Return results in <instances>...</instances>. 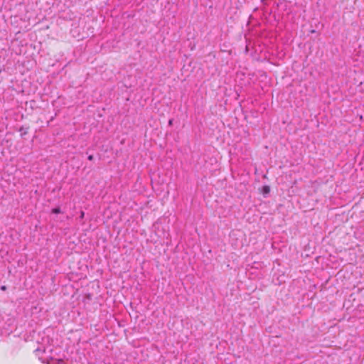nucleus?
Here are the masks:
<instances>
[{
	"instance_id": "f257e3e1",
	"label": "nucleus",
	"mask_w": 364,
	"mask_h": 364,
	"mask_svg": "<svg viewBox=\"0 0 364 364\" xmlns=\"http://www.w3.org/2000/svg\"><path fill=\"white\" fill-rule=\"evenodd\" d=\"M45 351H46L45 348H36V350H35V353H36V355H37V356H38L39 359H40V360H42V362H43V363H44L45 361H44V360H43V359L40 356V354H41V353H44Z\"/></svg>"
},
{
	"instance_id": "0eeeda50",
	"label": "nucleus",
	"mask_w": 364,
	"mask_h": 364,
	"mask_svg": "<svg viewBox=\"0 0 364 364\" xmlns=\"http://www.w3.org/2000/svg\"><path fill=\"white\" fill-rule=\"evenodd\" d=\"M1 289L2 290H5V289H6V287L5 286H2V287H1Z\"/></svg>"
},
{
	"instance_id": "1a4fd4ad",
	"label": "nucleus",
	"mask_w": 364,
	"mask_h": 364,
	"mask_svg": "<svg viewBox=\"0 0 364 364\" xmlns=\"http://www.w3.org/2000/svg\"><path fill=\"white\" fill-rule=\"evenodd\" d=\"M172 122H173V119H170V120H169V122H168V124H169L170 125H171V124H172Z\"/></svg>"
},
{
	"instance_id": "6e6552de",
	"label": "nucleus",
	"mask_w": 364,
	"mask_h": 364,
	"mask_svg": "<svg viewBox=\"0 0 364 364\" xmlns=\"http://www.w3.org/2000/svg\"><path fill=\"white\" fill-rule=\"evenodd\" d=\"M83 216H84V213L82 211V212H81V215H80V218H83Z\"/></svg>"
},
{
	"instance_id": "7ed1b4c3",
	"label": "nucleus",
	"mask_w": 364,
	"mask_h": 364,
	"mask_svg": "<svg viewBox=\"0 0 364 364\" xmlns=\"http://www.w3.org/2000/svg\"><path fill=\"white\" fill-rule=\"evenodd\" d=\"M263 190H264V193H269V191H270L269 187L267 186H264Z\"/></svg>"
},
{
	"instance_id": "20e7f679",
	"label": "nucleus",
	"mask_w": 364,
	"mask_h": 364,
	"mask_svg": "<svg viewBox=\"0 0 364 364\" xmlns=\"http://www.w3.org/2000/svg\"><path fill=\"white\" fill-rule=\"evenodd\" d=\"M52 212H53V213H60V208H53V209Z\"/></svg>"
},
{
	"instance_id": "f03ea898",
	"label": "nucleus",
	"mask_w": 364,
	"mask_h": 364,
	"mask_svg": "<svg viewBox=\"0 0 364 364\" xmlns=\"http://www.w3.org/2000/svg\"><path fill=\"white\" fill-rule=\"evenodd\" d=\"M28 127H21L20 129H19V132H21V136H24L26 134H27L28 133Z\"/></svg>"
},
{
	"instance_id": "423d86ee",
	"label": "nucleus",
	"mask_w": 364,
	"mask_h": 364,
	"mask_svg": "<svg viewBox=\"0 0 364 364\" xmlns=\"http://www.w3.org/2000/svg\"><path fill=\"white\" fill-rule=\"evenodd\" d=\"M248 48H249V47H248V46H246V47H245V53H247V52H248V50H249V49H248Z\"/></svg>"
},
{
	"instance_id": "39448f33",
	"label": "nucleus",
	"mask_w": 364,
	"mask_h": 364,
	"mask_svg": "<svg viewBox=\"0 0 364 364\" xmlns=\"http://www.w3.org/2000/svg\"><path fill=\"white\" fill-rule=\"evenodd\" d=\"M88 159H89V160H90V161H92V160L93 159V156H92V155H90V156H88Z\"/></svg>"
}]
</instances>
